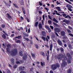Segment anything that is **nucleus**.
Wrapping results in <instances>:
<instances>
[{"instance_id": "2f4dec72", "label": "nucleus", "mask_w": 73, "mask_h": 73, "mask_svg": "<svg viewBox=\"0 0 73 73\" xmlns=\"http://www.w3.org/2000/svg\"><path fill=\"white\" fill-rule=\"evenodd\" d=\"M66 24H69L70 23V21L69 20H66V22H65Z\"/></svg>"}, {"instance_id": "cd10ccee", "label": "nucleus", "mask_w": 73, "mask_h": 73, "mask_svg": "<svg viewBox=\"0 0 73 73\" xmlns=\"http://www.w3.org/2000/svg\"><path fill=\"white\" fill-rule=\"evenodd\" d=\"M54 12H55L56 13V15H59V16H60V14L59 13H58V11H54Z\"/></svg>"}, {"instance_id": "f8f14e48", "label": "nucleus", "mask_w": 73, "mask_h": 73, "mask_svg": "<svg viewBox=\"0 0 73 73\" xmlns=\"http://www.w3.org/2000/svg\"><path fill=\"white\" fill-rule=\"evenodd\" d=\"M38 27L40 30H41L42 28V24L41 23H39L38 25Z\"/></svg>"}, {"instance_id": "bb28decb", "label": "nucleus", "mask_w": 73, "mask_h": 73, "mask_svg": "<svg viewBox=\"0 0 73 73\" xmlns=\"http://www.w3.org/2000/svg\"><path fill=\"white\" fill-rule=\"evenodd\" d=\"M15 42H16L17 43H20L21 42V41L20 40H16V41H15Z\"/></svg>"}, {"instance_id": "c756f323", "label": "nucleus", "mask_w": 73, "mask_h": 73, "mask_svg": "<svg viewBox=\"0 0 73 73\" xmlns=\"http://www.w3.org/2000/svg\"><path fill=\"white\" fill-rule=\"evenodd\" d=\"M31 55H32V56L33 58H35V55L34 54L32 53L31 54Z\"/></svg>"}, {"instance_id": "9d476101", "label": "nucleus", "mask_w": 73, "mask_h": 73, "mask_svg": "<svg viewBox=\"0 0 73 73\" xmlns=\"http://www.w3.org/2000/svg\"><path fill=\"white\" fill-rule=\"evenodd\" d=\"M57 42L59 45L62 46V42L60 40H58Z\"/></svg>"}, {"instance_id": "603ef678", "label": "nucleus", "mask_w": 73, "mask_h": 73, "mask_svg": "<svg viewBox=\"0 0 73 73\" xmlns=\"http://www.w3.org/2000/svg\"><path fill=\"white\" fill-rule=\"evenodd\" d=\"M67 32L68 33H71V31L70 30H67Z\"/></svg>"}, {"instance_id": "338daca9", "label": "nucleus", "mask_w": 73, "mask_h": 73, "mask_svg": "<svg viewBox=\"0 0 73 73\" xmlns=\"http://www.w3.org/2000/svg\"><path fill=\"white\" fill-rule=\"evenodd\" d=\"M16 63L17 64H20V62L19 61H17L16 62Z\"/></svg>"}, {"instance_id": "7ed1b4c3", "label": "nucleus", "mask_w": 73, "mask_h": 73, "mask_svg": "<svg viewBox=\"0 0 73 73\" xmlns=\"http://www.w3.org/2000/svg\"><path fill=\"white\" fill-rule=\"evenodd\" d=\"M66 56L68 58V59L67 60V62L68 64H70L71 63V60L72 58V56H71V55L69 53L66 54Z\"/></svg>"}, {"instance_id": "de8ad7c7", "label": "nucleus", "mask_w": 73, "mask_h": 73, "mask_svg": "<svg viewBox=\"0 0 73 73\" xmlns=\"http://www.w3.org/2000/svg\"><path fill=\"white\" fill-rule=\"evenodd\" d=\"M5 27V25H1V27L3 28H4Z\"/></svg>"}, {"instance_id": "6e6d98bb", "label": "nucleus", "mask_w": 73, "mask_h": 73, "mask_svg": "<svg viewBox=\"0 0 73 73\" xmlns=\"http://www.w3.org/2000/svg\"><path fill=\"white\" fill-rule=\"evenodd\" d=\"M68 10L70 11H72V10L71 9V8H68Z\"/></svg>"}, {"instance_id": "a211bd4d", "label": "nucleus", "mask_w": 73, "mask_h": 73, "mask_svg": "<svg viewBox=\"0 0 73 73\" xmlns=\"http://www.w3.org/2000/svg\"><path fill=\"white\" fill-rule=\"evenodd\" d=\"M21 7L22 8V11H23L24 14L25 15V10H24V8H23V7Z\"/></svg>"}, {"instance_id": "4468645a", "label": "nucleus", "mask_w": 73, "mask_h": 73, "mask_svg": "<svg viewBox=\"0 0 73 73\" xmlns=\"http://www.w3.org/2000/svg\"><path fill=\"white\" fill-rule=\"evenodd\" d=\"M53 45L52 44H50V51H52V48H53Z\"/></svg>"}, {"instance_id": "4d7b16f0", "label": "nucleus", "mask_w": 73, "mask_h": 73, "mask_svg": "<svg viewBox=\"0 0 73 73\" xmlns=\"http://www.w3.org/2000/svg\"><path fill=\"white\" fill-rule=\"evenodd\" d=\"M62 15L64 17H66V14L65 13L63 14H62Z\"/></svg>"}, {"instance_id": "69168bd1", "label": "nucleus", "mask_w": 73, "mask_h": 73, "mask_svg": "<svg viewBox=\"0 0 73 73\" xmlns=\"http://www.w3.org/2000/svg\"><path fill=\"white\" fill-rule=\"evenodd\" d=\"M56 9H60V7H56Z\"/></svg>"}, {"instance_id": "9b49d317", "label": "nucleus", "mask_w": 73, "mask_h": 73, "mask_svg": "<svg viewBox=\"0 0 73 73\" xmlns=\"http://www.w3.org/2000/svg\"><path fill=\"white\" fill-rule=\"evenodd\" d=\"M11 63L12 65H14L15 64V60L13 58H12L11 59Z\"/></svg>"}, {"instance_id": "37998d69", "label": "nucleus", "mask_w": 73, "mask_h": 73, "mask_svg": "<svg viewBox=\"0 0 73 73\" xmlns=\"http://www.w3.org/2000/svg\"><path fill=\"white\" fill-rule=\"evenodd\" d=\"M68 35L70 36H72V37H73V35L72 33H70L68 34Z\"/></svg>"}, {"instance_id": "680f3d73", "label": "nucleus", "mask_w": 73, "mask_h": 73, "mask_svg": "<svg viewBox=\"0 0 73 73\" xmlns=\"http://www.w3.org/2000/svg\"><path fill=\"white\" fill-rule=\"evenodd\" d=\"M55 33V34H56V35L58 36V37L59 35H58V33Z\"/></svg>"}, {"instance_id": "6e6552de", "label": "nucleus", "mask_w": 73, "mask_h": 73, "mask_svg": "<svg viewBox=\"0 0 73 73\" xmlns=\"http://www.w3.org/2000/svg\"><path fill=\"white\" fill-rule=\"evenodd\" d=\"M60 34L61 36H65L66 33L64 31H61Z\"/></svg>"}, {"instance_id": "c9c22d12", "label": "nucleus", "mask_w": 73, "mask_h": 73, "mask_svg": "<svg viewBox=\"0 0 73 73\" xmlns=\"http://www.w3.org/2000/svg\"><path fill=\"white\" fill-rule=\"evenodd\" d=\"M41 53L42 54V55L43 56H45L44 53L43 52H41Z\"/></svg>"}, {"instance_id": "423d86ee", "label": "nucleus", "mask_w": 73, "mask_h": 73, "mask_svg": "<svg viewBox=\"0 0 73 73\" xmlns=\"http://www.w3.org/2000/svg\"><path fill=\"white\" fill-rule=\"evenodd\" d=\"M22 38L21 35L15 37V38H13V40H16V39L17 38L18 39H21Z\"/></svg>"}, {"instance_id": "72a5a7b5", "label": "nucleus", "mask_w": 73, "mask_h": 73, "mask_svg": "<svg viewBox=\"0 0 73 73\" xmlns=\"http://www.w3.org/2000/svg\"><path fill=\"white\" fill-rule=\"evenodd\" d=\"M42 39L44 41H46V38H45L44 36H42Z\"/></svg>"}, {"instance_id": "79ce46f5", "label": "nucleus", "mask_w": 73, "mask_h": 73, "mask_svg": "<svg viewBox=\"0 0 73 73\" xmlns=\"http://www.w3.org/2000/svg\"><path fill=\"white\" fill-rule=\"evenodd\" d=\"M17 66L15 65L13 66V68H17Z\"/></svg>"}, {"instance_id": "0eeeda50", "label": "nucleus", "mask_w": 73, "mask_h": 73, "mask_svg": "<svg viewBox=\"0 0 73 73\" xmlns=\"http://www.w3.org/2000/svg\"><path fill=\"white\" fill-rule=\"evenodd\" d=\"M55 32H60V29L58 28H55L54 29Z\"/></svg>"}, {"instance_id": "dca6fc26", "label": "nucleus", "mask_w": 73, "mask_h": 73, "mask_svg": "<svg viewBox=\"0 0 73 73\" xmlns=\"http://www.w3.org/2000/svg\"><path fill=\"white\" fill-rule=\"evenodd\" d=\"M7 15L9 19H12V17L11 15H10V14H9L7 13Z\"/></svg>"}, {"instance_id": "13d9d810", "label": "nucleus", "mask_w": 73, "mask_h": 73, "mask_svg": "<svg viewBox=\"0 0 73 73\" xmlns=\"http://www.w3.org/2000/svg\"><path fill=\"white\" fill-rule=\"evenodd\" d=\"M48 17L49 18V19H50L52 20V18L50 16V15H48Z\"/></svg>"}, {"instance_id": "4c0bfd02", "label": "nucleus", "mask_w": 73, "mask_h": 73, "mask_svg": "<svg viewBox=\"0 0 73 73\" xmlns=\"http://www.w3.org/2000/svg\"><path fill=\"white\" fill-rule=\"evenodd\" d=\"M40 64H41V65L42 66H43L44 65H45V64H44V63H43L42 62H40Z\"/></svg>"}, {"instance_id": "20e7f679", "label": "nucleus", "mask_w": 73, "mask_h": 73, "mask_svg": "<svg viewBox=\"0 0 73 73\" xmlns=\"http://www.w3.org/2000/svg\"><path fill=\"white\" fill-rule=\"evenodd\" d=\"M63 57L64 56L62 54H59L57 56V58L58 60H61L63 58Z\"/></svg>"}, {"instance_id": "0e129e2a", "label": "nucleus", "mask_w": 73, "mask_h": 73, "mask_svg": "<svg viewBox=\"0 0 73 73\" xmlns=\"http://www.w3.org/2000/svg\"><path fill=\"white\" fill-rule=\"evenodd\" d=\"M50 73H54V72H53V71L52 70H51L50 71Z\"/></svg>"}, {"instance_id": "774afa93", "label": "nucleus", "mask_w": 73, "mask_h": 73, "mask_svg": "<svg viewBox=\"0 0 73 73\" xmlns=\"http://www.w3.org/2000/svg\"><path fill=\"white\" fill-rule=\"evenodd\" d=\"M26 73V72L25 71H21V73Z\"/></svg>"}, {"instance_id": "6ab92c4d", "label": "nucleus", "mask_w": 73, "mask_h": 73, "mask_svg": "<svg viewBox=\"0 0 73 73\" xmlns=\"http://www.w3.org/2000/svg\"><path fill=\"white\" fill-rule=\"evenodd\" d=\"M2 38L4 39H5L6 38V36L5 34H3L2 36Z\"/></svg>"}, {"instance_id": "3c124183", "label": "nucleus", "mask_w": 73, "mask_h": 73, "mask_svg": "<svg viewBox=\"0 0 73 73\" xmlns=\"http://www.w3.org/2000/svg\"><path fill=\"white\" fill-rule=\"evenodd\" d=\"M50 27L51 29L52 30H53L54 27L52 26H50Z\"/></svg>"}, {"instance_id": "58836bf2", "label": "nucleus", "mask_w": 73, "mask_h": 73, "mask_svg": "<svg viewBox=\"0 0 73 73\" xmlns=\"http://www.w3.org/2000/svg\"><path fill=\"white\" fill-rule=\"evenodd\" d=\"M60 50L61 52H63L64 51V49L62 48H61Z\"/></svg>"}, {"instance_id": "864d4df0", "label": "nucleus", "mask_w": 73, "mask_h": 73, "mask_svg": "<svg viewBox=\"0 0 73 73\" xmlns=\"http://www.w3.org/2000/svg\"><path fill=\"white\" fill-rule=\"evenodd\" d=\"M48 29V32L49 33H50V32L51 31V29L50 28Z\"/></svg>"}, {"instance_id": "1a4fd4ad", "label": "nucleus", "mask_w": 73, "mask_h": 73, "mask_svg": "<svg viewBox=\"0 0 73 73\" xmlns=\"http://www.w3.org/2000/svg\"><path fill=\"white\" fill-rule=\"evenodd\" d=\"M27 58V55L25 54L22 57V59L23 60H26Z\"/></svg>"}, {"instance_id": "a18cd8bd", "label": "nucleus", "mask_w": 73, "mask_h": 73, "mask_svg": "<svg viewBox=\"0 0 73 73\" xmlns=\"http://www.w3.org/2000/svg\"><path fill=\"white\" fill-rule=\"evenodd\" d=\"M35 47L37 49H38V44L35 45Z\"/></svg>"}, {"instance_id": "49530a36", "label": "nucleus", "mask_w": 73, "mask_h": 73, "mask_svg": "<svg viewBox=\"0 0 73 73\" xmlns=\"http://www.w3.org/2000/svg\"><path fill=\"white\" fill-rule=\"evenodd\" d=\"M39 5L40 6H41L43 4L41 3L40 2H39Z\"/></svg>"}, {"instance_id": "473e14b6", "label": "nucleus", "mask_w": 73, "mask_h": 73, "mask_svg": "<svg viewBox=\"0 0 73 73\" xmlns=\"http://www.w3.org/2000/svg\"><path fill=\"white\" fill-rule=\"evenodd\" d=\"M13 6H14V7H15V8H17V9H18V8H19L17 6V5H16L15 4H13Z\"/></svg>"}, {"instance_id": "393cba45", "label": "nucleus", "mask_w": 73, "mask_h": 73, "mask_svg": "<svg viewBox=\"0 0 73 73\" xmlns=\"http://www.w3.org/2000/svg\"><path fill=\"white\" fill-rule=\"evenodd\" d=\"M65 18H68L69 19H71V17H70V16L68 15L67 16H66Z\"/></svg>"}, {"instance_id": "5701e85b", "label": "nucleus", "mask_w": 73, "mask_h": 73, "mask_svg": "<svg viewBox=\"0 0 73 73\" xmlns=\"http://www.w3.org/2000/svg\"><path fill=\"white\" fill-rule=\"evenodd\" d=\"M53 21H54L55 22H56V23H58V21L57 20L55 19V18H54V19H53Z\"/></svg>"}, {"instance_id": "412c9836", "label": "nucleus", "mask_w": 73, "mask_h": 73, "mask_svg": "<svg viewBox=\"0 0 73 73\" xmlns=\"http://www.w3.org/2000/svg\"><path fill=\"white\" fill-rule=\"evenodd\" d=\"M68 47L70 49H72L73 48H72V45L71 44H69L68 45Z\"/></svg>"}, {"instance_id": "f704fd0d", "label": "nucleus", "mask_w": 73, "mask_h": 73, "mask_svg": "<svg viewBox=\"0 0 73 73\" xmlns=\"http://www.w3.org/2000/svg\"><path fill=\"white\" fill-rule=\"evenodd\" d=\"M65 1L70 4H72V3L70 2L68 0H65Z\"/></svg>"}, {"instance_id": "aec40b11", "label": "nucleus", "mask_w": 73, "mask_h": 73, "mask_svg": "<svg viewBox=\"0 0 73 73\" xmlns=\"http://www.w3.org/2000/svg\"><path fill=\"white\" fill-rule=\"evenodd\" d=\"M23 34L26 37H28L29 36V35L26 33H23Z\"/></svg>"}, {"instance_id": "e2e57ef3", "label": "nucleus", "mask_w": 73, "mask_h": 73, "mask_svg": "<svg viewBox=\"0 0 73 73\" xmlns=\"http://www.w3.org/2000/svg\"><path fill=\"white\" fill-rule=\"evenodd\" d=\"M56 3L58 5H60V2L58 3V1H57L56 2Z\"/></svg>"}, {"instance_id": "c85d7f7f", "label": "nucleus", "mask_w": 73, "mask_h": 73, "mask_svg": "<svg viewBox=\"0 0 73 73\" xmlns=\"http://www.w3.org/2000/svg\"><path fill=\"white\" fill-rule=\"evenodd\" d=\"M4 3H5V4L7 6H9L10 7L11 5H9V4H8V3H6V2H5Z\"/></svg>"}, {"instance_id": "ea45409f", "label": "nucleus", "mask_w": 73, "mask_h": 73, "mask_svg": "<svg viewBox=\"0 0 73 73\" xmlns=\"http://www.w3.org/2000/svg\"><path fill=\"white\" fill-rule=\"evenodd\" d=\"M53 24H54L55 26H58V25L55 23L53 22Z\"/></svg>"}, {"instance_id": "a19ab883", "label": "nucleus", "mask_w": 73, "mask_h": 73, "mask_svg": "<svg viewBox=\"0 0 73 73\" xmlns=\"http://www.w3.org/2000/svg\"><path fill=\"white\" fill-rule=\"evenodd\" d=\"M48 23L49 24H51L52 21L51 20H49L48 21Z\"/></svg>"}, {"instance_id": "39448f33", "label": "nucleus", "mask_w": 73, "mask_h": 73, "mask_svg": "<svg viewBox=\"0 0 73 73\" xmlns=\"http://www.w3.org/2000/svg\"><path fill=\"white\" fill-rule=\"evenodd\" d=\"M67 65V64L66 62H65L64 61L62 64L61 67H65L66 65Z\"/></svg>"}, {"instance_id": "c03bdc74", "label": "nucleus", "mask_w": 73, "mask_h": 73, "mask_svg": "<svg viewBox=\"0 0 73 73\" xmlns=\"http://www.w3.org/2000/svg\"><path fill=\"white\" fill-rule=\"evenodd\" d=\"M45 9H46V11H46V12H48V11L49 10V9H48L47 7H45Z\"/></svg>"}, {"instance_id": "ddd939ff", "label": "nucleus", "mask_w": 73, "mask_h": 73, "mask_svg": "<svg viewBox=\"0 0 73 73\" xmlns=\"http://www.w3.org/2000/svg\"><path fill=\"white\" fill-rule=\"evenodd\" d=\"M25 67L23 66H21L19 68L20 70H24Z\"/></svg>"}, {"instance_id": "5fc2aeb1", "label": "nucleus", "mask_w": 73, "mask_h": 73, "mask_svg": "<svg viewBox=\"0 0 73 73\" xmlns=\"http://www.w3.org/2000/svg\"><path fill=\"white\" fill-rule=\"evenodd\" d=\"M20 62H21V63H23L24 62V61L23 60H20Z\"/></svg>"}, {"instance_id": "a878e982", "label": "nucleus", "mask_w": 73, "mask_h": 73, "mask_svg": "<svg viewBox=\"0 0 73 73\" xmlns=\"http://www.w3.org/2000/svg\"><path fill=\"white\" fill-rule=\"evenodd\" d=\"M72 71L71 70V69H68V70L67 71L68 73H71Z\"/></svg>"}, {"instance_id": "f257e3e1", "label": "nucleus", "mask_w": 73, "mask_h": 73, "mask_svg": "<svg viewBox=\"0 0 73 73\" xmlns=\"http://www.w3.org/2000/svg\"><path fill=\"white\" fill-rule=\"evenodd\" d=\"M11 47V46L10 44H8L7 45V48H6V51L9 53L10 55L12 56H15L17 55L18 53L17 49V48H15L13 50H11L10 51H9V48Z\"/></svg>"}, {"instance_id": "b1692460", "label": "nucleus", "mask_w": 73, "mask_h": 73, "mask_svg": "<svg viewBox=\"0 0 73 73\" xmlns=\"http://www.w3.org/2000/svg\"><path fill=\"white\" fill-rule=\"evenodd\" d=\"M38 22H36L35 23V27H37L38 26Z\"/></svg>"}, {"instance_id": "09e8293b", "label": "nucleus", "mask_w": 73, "mask_h": 73, "mask_svg": "<svg viewBox=\"0 0 73 73\" xmlns=\"http://www.w3.org/2000/svg\"><path fill=\"white\" fill-rule=\"evenodd\" d=\"M49 55H48L47 57L46 58V60H49Z\"/></svg>"}, {"instance_id": "2eb2a0df", "label": "nucleus", "mask_w": 73, "mask_h": 73, "mask_svg": "<svg viewBox=\"0 0 73 73\" xmlns=\"http://www.w3.org/2000/svg\"><path fill=\"white\" fill-rule=\"evenodd\" d=\"M66 7L68 8L72 9V6L69 4L66 5Z\"/></svg>"}, {"instance_id": "f3484780", "label": "nucleus", "mask_w": 73, "mask_h": 73, "mask_svg": "<svg viewBox=\"0 0 73 73\" xmlns=\"http://www.w3.org/2000/svg\"><path fill=\"white\" fill-rule=\"evenodd\" d=\"M23 38L24 39L26 40L27 41H29V38H25V37L24 36V35H23Z\"/></svg>"}, {"instance_id": "052dcab7", "label": "nucleus", "mask_w": 73, "mask_h": 73, "mask_svg": "<svg viewBox=\"0 0 73 73\" xmlns=\"http://www.w3.org/2000/svg\"><path fill=\"white\" fill-rule=\"evenodd\" d=\"M26 20H27V21L28 22H30L29 19H28L27 18Z\"/></svg>"}, {"instance_id": "7c9ffc66", "label": "nucleus", "mask_w": 73, "mask_h": 73, "mask_svg": "<svg viewBox=\"0 0 73 73\" xmlns=\"http://www.w3.org/2000/svg\"><path fill=\"white\" fill-rule=\"evenodd\" d=\"M19 55H20V56H23V54L22 51H21V52H19Z\"/></svg>"}, {"instance_id": "8fccbe9b", "label": "nucleus", "mask_w": 73, "mask_h": 73, "mask_svg": "<svg viewBox=\"0 0 73 73\" xmlns=\"http://www.w3.org/2000/svg\"><path fill=\"white\" fill-rule=\"evenodd\" d=\"M30 33V28L28 29V32L27 33Z\"/></svg>"}, {"instance_id": "bf43d9fd", "label": "nucleus", "mask_w": 73, "mask_h": 73, "mask_svg": "<svg viewBox=\"0 0 73 73\" xmlns=\"http://www.w3.org/2000/svg\"><path fill=\"white\" fill-rule=\"evenodd\" d=\"M45 27L46 28V29H49V28H50L48 26H45Z\"/></svg>"}, {"instance_id": "4be33fe9", "label": "nucleus", "mask_w": 73, "mask_h": 73, "mask_svg": "<svg viewBox=\"0 0 73 73\" xmlns=\"http://www.w3.org/2000/svg\"><path fill=\"white\" fill-rule=\"evenodd\" d=\"M42 35H43L44 36H45V32L44 31H42Z\"/></svg>"}, {"instance_id": "f03ea898", "label": "nucleus", "mask_w": 73, "mask_h": 73, "mask_svg": "<svg viewBox=\"0 0 73 73\" xmlns=\"http://www.w3.org/2000/svg\"><path fill=\"white\" fill-rule=\"evenodd\" d=\"M60 64L58 63H56V64H53L51 65V68L52 70H55L57 68L60 67Z\"/></svg>"}, {"instance_id": "e433bc0d", "label": "nucleus", "mask_w": 73, "mask_h": 73, "mask_svg": "<svg viewBox=\"0 0 73 73\" xmlns=\"http://www.w3.org/2000/svg\"><path fill=\"white\" fill-rule=\"evenodd\" d=\"M7 73H11L10 70L8 69H7Z\"/></svg>"}]
</instances>
